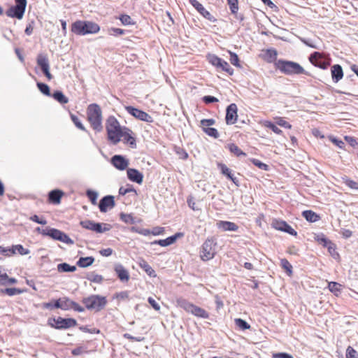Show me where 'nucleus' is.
I'll use <instances>...</instances> for the list:
<instances>
[{
    "label": "nucleus",
    "mask_w": 358,
    "mask_h": 358,
    "mask_svg": "<svg viewBox=\"0 0 358 358\" xmlns=\"http://www.w3.org/2000/svg\"><path fill=\"white\" fill-rule=\"evenodd\" d=\"M266 55L268 58V62H272L273 61L276 60L277 51L274 49H268L266 50Z\"/></svg>",
    "instance_id": "nucleus-54"
},
{
    "label": "nucleus",
    "mask_w": 358,
    "mask_h": 358,
    "mask_svg": "<svg viewBox=\"0 0 358 358\" xmlns=\"http://www.w3.org/2000/svg\"><path fill=\"white\" fill-rule=\"evenodd\" d=\"M11 249L13 250L14 254H15L16 252H17L19 254H20L22 255H28L30 252L29 250L24 248L22 245H20V244L13 245L11 247Z\"/></svg>",
    "instance_id": "nucleus-40"
},
{
    "label": "nucleus",
    "mask_w": 358,
    "mask_h": 358,
    "mask_svg": "<svg viewBox=\"0 0 358 358\" xmlns=\"http://www.w3.org/2000/svg\"><path fill=\"white\" fill-rule=\"evenodd\" d=\"M250 161L255 166H256L259 169L264 170V171L268 170V166L267 164L263 163L262 162L259 161V159L253 158V159H251Z\"/></svg>",
    "instance_id": "nucleus-50"
},
{
    "label": "nucleus",
    "mask_w": 358,
    "mask_h": 358,
    "mask_svg": "<svg viewBox=\"0 0 358 358\" xmlns=\"http://www.w3.org/2000/svg\"><path fill=\"white\" fill-rule=\"evenodd\" d=\"M308 59L313 65L322 69H327L331 64V58L320 52H313Z\"/></svg>",
    "instance_id": "nucleus-11"
},
{
    "label": "nucleus",
    "mask_w": 358,
    "mask_h": 358,
    "mask_svg": "<svg viewBox=\"0 0 358 358\" xmlns=\"http://www.w3.org/2000/svg\"><path fill=\"white\" fill-rule=\"evenodd\" d=\"M218 167L220 169L222 174L225 176L228 179L231 180L236 186H238V180L231 173V169H229L225 164H219Z\"/></svg>",
    "instance_id": "nucleus-27"
},
{
    "label": "nucleus",
    "mask_w": 358,
    "mask_h": 358,
    "mask_svg": "<svg viewBox=\"0 0 358 358\" xmlns=\"http://www.w3.org/2000/svg\"><path fill=\"white\" fill-rule=\"evenodd\" d=\"M217 226L224 231H236L238 229V226L236 224L229 221H219Z\"/></svg>",
    "instance_id": "nucleus-26"
},
{
    "label": "nucleus",
    "mask_w": 358,
    "mask_h": 358,
    "mask_svg": "<svg viewBox=\"0 0 358 358\" xmlns=\"http://www.w3.org/2000/svg\"><path fill=\"white\" fill-rule=\"evenodd\" d=\"M303 217L310 222H315L320 219L318 214L310 210H306L302 212Z\"/></svg>",
    "instance_id": "nucleus-29"
},
{
    "label": "nucleus",
    "mask_w": 358,
    "mask_h": 358,
    "mask_svg": "<svg viewBox=\"0 0 358 358\" xmlns=\"http://www.w3.org/2000/svg\"><path fill=\"white\" fill-rule=\"evenodd\" d=\"M217 69H220L223 71L228 73L229 75H232L234 69L230 66L229 63L222 59H221L220 64L217 66Z\"/></svg>",
    "instance_id": "nucleus-34"
},
{
    "label": "nucleus",
    "mask_w": 358,
    "mask_h": 358,
    "mask_svg": "<svg viewBox=\"0 0 358 358\" xmlns=\"http://www.w3.org/2000/svg\"><path fill=\"white\" fill-rule=\"evenodd\" d=\"M129 192H136V189L131 185L126 188L124 187H121L119 189V194L122 195H125Z\"/></svg>",
    "instance_id": "nucleus-59"
},
{
    "label": "nucleus",
    "mask_w": 358,
    "mask_h": 358,
    "mask_svg": "<svg viewBox=\"0 0 358 358\" xmlns=\"http://www.w3.org/2000/svg\"><path fill=\"white\" fill-rule=\"evenodd\" d=\"M342 285L336 282H329L328 287L331 292L334 293L335 295L338 296L341 291Z\"/></svg>",
    "instance_id": "nucleus-36"
},
{
    "label": "nucleus",
    "mask_w": 358,
    "mask_h": 358,
    "mask_svg": "<svg viewBox=\"0 0 358 358\" xmlns=\"http://www.w3.org/2000/svg\"><path fill=\"white\" fill-rule=\"evenodd\" d=\"M86 194H87L88 199L92 202V203L95 205L96 203V200H97V197H98L97 192H96L93 190H91V189H88L86 192Z\"/></svg>",
    "instance_id": "nucleus-51"
},
{
    "label": "nucleus",
    "mask_w": 358,
    "mask_h": 358,
    "mask_svg": "<svg viewBox=\"0 0 358 358\" xmlns=\"http://www.w3.org/2000/svg\"><path fill=\"white\" fill-rule=\"evenodd\" d=\"M114 196L107 195L101 199L99 203V208L101 212L106 213L108 208H112L115 206Z\"/></svg>",
    "instance_id": "nucleus-19"
},
{
    "label": "nucleus",
    "mask_w": 358,
    "mask_h": 358,
    "mask_svg": "<svg viewBox=\"0 0 358 358\" xmlns=\"http://www.w3.org/2000/svg\"><path fill=\"white\" fill-rule=\"evenodd\" d=\"M274 229L286 232L292 236H296L297 232L285 221L275 220L272 222Z\"/></svg>",
    "instance_id": "nucleus-17"
},
{
    "label": "nucleus",
    "mask_w": 358,
    "mask_h": 358,
    "mask_svg": "<svg viewBox=\"0 0 358 358\" xmlns=\"http://www.w3.org/2000/svg\"><path fill=\"white\" fill-rule=\"evenodd\" d=\"M106 130L108 139L113 145H117L121 141V134L123 127H121L118 120L113 115L109 116L106 121Z\"/></svg>",
    "instance_id": "nucleus-1"
},
{
    "label": "nucleus",
    "mask_w": 358,
    "mask_h": 358,
    "mask_svg": "<svg viewBox=\"0 0 358 358\" xmlns=\"http://www.w3.org/2000/svg\"><path fill=\"white\" fill-rule=\"evenodd\" d=\"M99 30V25L92 21L76 20L71 25V31L79 36L96 34Z\"/></svg>",
    "instance_id": "nucleus-3"
},
{
    "label": "nucleus",
    "mask_w": 358,
    "mask_h": 358,
    "mask_svg": "<svg viewBox=\"0 0 358 358\" xmlns=\"http://www.w3.org/2000/svg\"><path fill=\"white\" fill-rule=\"evenodd\" d=\"M29 220L42 225H45L47 224L46 220L40 218L37 215H34L31 216Z\"/></svg>",
    "instance_id": "nucleus-60"
},
{
    "label": "nucleus",
    "mask_w": 358,
    "mask_h": 358,
    "mask_svg": "<svg viewBox=\"0 0 358 358\" xmlns=\"http://www.w3.org/2000/svg\"><path fill=\"white\" fill-rule=\"evenodd\" d=\"M22 292V291L18 288L10 287V288H5L0 289V294H8V296H14L16 294H20Z\"/></svg>",
    "instance_id": "nucleus-35"
},
{
    "label": "nucleus",
    "mask_w": 358,
    "mask_h": 358,
    "mask_svg": "<svg viewBox=\"0 0 358 358\" xmlns=\"http://www.w3.org/2000/svg\"><path fill=\"white\" fill-rule=\"evenodd\" d=\"M329 139L334 145H336L338 148H343L345 143L342 140L334 136H331Z\"/></svg>",
    "instance_id": "nucleus-61"
},
{
    "label": "nucleus",
    "mask_w": 358,
    "mask_h": 358,
    "mask_svg": "<svg viewBox=\"0 0 358 358\" xmlns=\"http://www.w3.org/2000/svg\"><path fill=\"white\" fill-rule=\"evenodd\" d=\"M82 302L87 310L99 312L106 306L107 299L106 296L92 294L83 298Z\"/></svg>",
    "instance_id": "nucleus-6"
},
{
    "label": "nucleus",
    "mask_w": 358,
    "mask_h": 358,
    "mask_svg": "<svg viewBox=\"0 0 358 358\" xmlns=\"http://www.w3.org/2000/svg\"><path fill=\"white\" fill-rule=\"evenodd\" d=\"M228 148L229 151L234 154L237 157L240 156H245L246 154L243 152L236 144L230 143L228 145Z\"/></svg>",
    "instance_id": "nucleus-37"
},
{
    "label": "nucleus",
    "mask_w": 358,
    "mask_h": 358,
    "mask_svg": "<svg viewBox=\"0 0 358 358\" xmlns=\"http://www.w3.org/2000/svg\"><path fill=\"white\" fill-rule=\"evenodd\" d=\"M27 3V0H15V5L6 11V15L9 17L21 20L24 15Z\"/></svg>",
    "instance_id": "nucleus-8"
},
{
    "label": "nucleus",
    "mask_w": 358,
    "mask_h": 358,
    "mask_svg": "<svg viewBox=\"0 0 358 358\" xmlns=\"http://www.w3.org/2000/svg\"><path fill=\"white\" fill-rule=\"evenodd\" d=\"M345 356L346 358H358V353L352 347L348 346Z\"/></svg>",
    "instance_id": "nucleus-55"
},
{
    "label": "nucleus",
    "mask_w": 358,
    "mask_h": 358,
    "mask_svg": "<svg viewBox=\"0 0 358 358\" xmlns=\"http://www.w3.org/2000/svg\"><path fill=\"white\" fill-rule=\"evenodd\" d=\"M138 266L142 268L150 277H156L155 270L149 265V264L143 259H140Z\"/></svg>",
    "instance_id": "nucleus-28"
},
{
    "label": "nucleus",
    "mask_w": 358,
    "mask_h": 358,
    "mask_svg": "<svg viewBox=\"0 0 358 358\" xmlns=\"http://www.w3.org/2000/svg\"><path fill=\"white\" fill-rule=\"evenodd\" d=\"M280 266L286 271L289 275L292 273V266L287 259H282L280 260Z\"/></svg>",
    "instance_id": "nucleus-41"
},
{
    "label": "nucleus",
    "mask_w": 358,
    "mask_h": 358,
    "mask_svg": "<svg viewBox=\"0 0 358 358\" xmlns=\"http://www.w3.org/2000/svg\"><path fill=\"white\" fill-rule=\"evenodd\" d=\"M316 241L322 246L327 247L332 243L330 240H329L324 234H320L316 236Z\"/></svg>",
    "instance_id": "nucleus-44"
},
{
    "label": "nucleus",
    "mask_w": 358,
    "mask_h": 358,
    "mask_svg": "<svg viewBox=\"0 0 358 358\" xmlns=\"http://www.w3.org/2000/svg\"><path fill=\"white\" fill-rule=\"evenodd\" d=\"M0 254H3L6 256L14 254V251L11 248H4L0 245Z\"/></svg>",
    "instance_id": "nucleus-63"
},
{
    "label": "nucleus",
    "mask_w": 358,
    "mask_h": 358,
    "mask_svg": "<svg viewBox=\"0 0 358 358\" xmlns=\"http://www.w3.org/2000/svg\"><path fill=\"white\" fill-rule=\"evenodd\" d=\"M36 85L39 91L45 96H51L49 86L43 83L38 82Z\"/></svg>",
    "instance_id": "nucleus-39"
},
{
    "label": "nucleus",
    "mask_w": 358,
    "mask_h": 358,
    "mask_svg": "<svg viewBox=\"0 0 358 358\" xmlns=\"http://www.w3.org/2000/svg\"><path fill=\"white\" fill-rule=\"evenodd\" d=\"M277 124L286 129H291L292 125L282 118H279L277 122Z\"/></svg>",
    "instance_id": "nucleus-64"
},
{
    "label": "nucleus",
    "mask_w": 358,
    "mask_h": 358,
    "mask_svg": "<svg viewBox=\"0 0 358 358\" xmlns=\"http://www.w3.org/2000/svg\"><path fill=\"white\" fill-rule=\"evenodd\" d=\"M217 243L213 238H208L203 243L200 256L203 261L213 259L216 253Z\"/></svg>",
    "instance_id": "nucleus-9"
},
{
    "label": "nucleus",
    "mask_w": 358,
    "mask_h": 358,
    "mask_svg": "<svg viewBox=\"0 0 358 358\" xmlns=\"http://www.w3.org/2000/svg\"><path fill=\"white\" fill-rule=\"evenodd\" d=\"M71 300L69 298H62L54 301V306L55 308H61L64 310H68L71 309Z\"/></svg>",
    "instance_id": "nucleus-23"
},
{
    "label": "nucleus",
    "mask_w": 358,
    "mask_h": 358,
    "mask_svg": "<svg viewBox=\"0 0 358 358\" xmlns=\"http://www.w3.org/2000/svg\"><path fill=\"white\" fill-rule=\"evenodd\" d=\"M229 6L231 13H236L238 10V0H227Z\"/></svg>",
    "instance_id": "nucleus-49"
},
{
    "label": "nucleus",
    "mask_w": 358,
    "mask_h": 358,
    "mask_svg": "<svg viewBox=\"0 0 358 358\" xmlns=\"http://www.w3.org/2000/svg\"><path fill=\"white\" fill-rule=\"evenodd\" d=\"M275 66L285 75H308V73L297 62L285 59H278L275 62Z\"/></svg>",
    "instance_id": "nucleus-2"
},
{
    "label": "nucleus",
    "mask_w": 358,
    "mask_h": 358,
    "mask_svg": "<svg viewBox=\"0 0 358 358\" xmlns=\"http://www.w3.org/2000/svg\"><path fill=\"white\" fill-rule=\"evenodd\" d=\"M237 106L235 103L229 104L226 109L225 120L228 125L234 124L237 121Z\"/></svg>",
    "instance_id": "nucleus-15"
},
{
    "label": "nucleus",
    "mask_w": 358,
    "mask_h": 358,
    "mask_svg": "<svg viewBox=\"0 0 358 358\" xmlns=\"http://www.w3.org/2000/svg\"><path fill=\"white\" fill-rule=\"evenodd\" d=\"M36 231L43 236L50 237L53 240L59 241L69 245L74 243V241L66 234L55 228L46 227L45 229H41L37 227Z\"/></svg>",
    "instance_id": "nucleus-5"
},
{
    "label": "nucleus",
    "mask_w": 358,
    "mask_h": 358,
    "mask_svg": "<svg viewBox=\"0 0 358 358\" xmlns=\"http://www.w3.org/2000/svg\"><path fill=\"white\" fill-rule=\"evenodd\" d=\"M119 20L124 25H131L135 24V22L129 15L122 14L119 17Z\"/></svg>",
    "instance_id": "nucleus-46"
},
{
    "label": "nucleus",
    "mask_w": 358,
    "mask_h": 358,
    "mask_svg": "<svg viewBox=\"0 0 358 358\" xmlns=\"http://www.w3.org/2000/svg\"><path fill=\"white\" fill-rule=\"evenodd\" d=\"M71 119L77 128L82 131H87L85 127H84L78 117L73 114H71Z\"/></svg>",
    "instance_id": "nucleus-43"
},
{
    "label": "nucleus",
    "mask_w": 358,
    "mask_h": 358,
    "mask_svg": "<svg viewBox=\"0 0 358 358\" xmlns=\"http://www.w3.org/2000/svg\"><path fill=\"white\" fill-rule=\"evenodd\" d=\"M115 271L118 277V278L124 282L128 281L129 279V273L128 271L120 264H116L115 266Z\"/></svg>",
    "instance_id": "nucleus-24"
},
{
    "label": "nucleus",
    "mask_w": 358,
    "mask_h": 358,
    "mask_svg": "<svg viewBox=\"0 0 358 358\" xmlns=\"http://www.w3.org/2000/svg\"><path fill=\"white\" fill-rule=\"evenodd\" d=\"M207 59H208V61L209 62V63L211 64L213 66H215L216 68L218 66V64H220V60H221L220 57H219L217 55H213V54H209L207 56Z\"/></svg>",
    "instance_id": "nucleus-47"
},
{
    "label": "nucleus",
    "mask_w": 358,
    "mask_h": 358,
    "mask_svg": "<svg viewBox=\"0 0 358 358\" xmlns=\"http://www.w3.org/2000/svg\"><path fill=\"white\" fill-rule=\"evenodd\" d=\"M189 3L206 19L214 22L216 19L197 0H188Z\"/></svg>",
    "instance_id": "nucleus-18"
},
{
    "label": "nucleus",
    "mask_w": 358,
    "mask_h": 358,
    "mask_svg": "<svg viewBox=\"0 0 358 358\" xmlns=\"http://www.w3.org/2000/svg\"><path fill=\"white\" fill-rule=\"evenodd\" d=\"M177 304L179 307L182 308L187 313H192L196 317L203 319H208L209 317V314L207 311L199 306L194 305L185 299H178Z\"/></svg>",
    "instance_id": "nucleus-7"
},
{
    "label": "nucleus",
    "mask_w": 358,
    "mask_h": 358,
    "mask_svg": "<svg viewBox=\"0 0 358 358\" xmlns=\"http://www.w3.org/2000/svg\"><path fill=\"white\" fill-rule=\"evenodd\" d=\"M173 238L168 237L165 239L156 240L151 243V245H159L162 247H166L173 244Z\"/></svg>",
    "instance_id": "nucleus-38"
},
{
    "label": "nucleus",
    "mask_w": 358,
    "mask_h": 358,
    "mask_svg": "<svg viewBox=\"0 0 358 358\" xmlns=\"http://www.w3.org/2000/svg\"><path fill=\"white\" fill-rule=\"evenodd\" d=\"M215 120L214 119H203L201 120V125L204 128L210 127V126L215 124Z\"/></svg>",
    "instance_id": "nucleus-57"
},
{
    "label": "nucleus",
    "mask_w": 358,
    "mask_h": 358,
    "mask_svg": "<svg viewBox=\"0 0 358 358\" xmlns=\"http://www.w3.org/2000/svg\"><path fill=\"white\" fill-rule=\"evenodd\" d=\"M120 220L126 224H134L140 222V220L134 217L131 214L120 213Z\"/></svg>",
    "instance_id": "nucleus-30"
},
{
    "label": "nucleus",
    "mask_w": 358,
    "mask_h": 358,
    "mask_svg": "<svg viewBox=\"0 0 358 358\" xmlns=\"http://www.w3.org/2000/svg\"><path fill=\"white\" fill-rule=\"evenodd\" d=\"M230 55V62L236 67H241L239 63V58L235 52H232L231 51L229 52Z\"/></svg>",
    "instance_id": "nucleus-53"
},
{
    "label": "nucleus",
    "mask_w": 358,
    "mask_h": 358,
    "mask_svg": "<svg viewBox=\"0 0 358 358\" xmlns=\"http://www.w3.org/2000/svg\"><path fill=\"white\" fill-rule=\"evenodd\" d=\"M125 110L128 113L131 115L134 116L136 119L144 121L148 123H151L153 122V118L151 115L147 113L145 111H143L138 108H136L131 106H125Z\"/></svg>",
    "instance_id": "nucleus-13"
},
{
    "label": "nucleus",
    "mask_w": 358,
    "mask_h": 358,
    "mask_svg": "<svg viewBox=\"0 0 358 358\" xmlns=\"http://www.w3.org/2000/svg\"><path fill=\"white\" fill-rule=\"evenodd\" d=\"M36 63L48 80H52V76L50 73V64L48 57L45 55L39 54L36 59Z\"/></svg>",
    "instance_id": "nucleus-14"
},
{
    "label": "nucleus",
    "mask_w": 358,
    "mask_h": 358,
    "mask_svg": "<svg viewBox=\"0 0 358 358\" xmlns=\"http://www.w3.org/2000/svg\"><path fill=\"white\" fill-rule=\"evenodd\" d=\"M87 279L95 283H101L102 281L103 280V278L102 275L95 274L94 273L89 274L87 277Z\"/></svg>",
    "instance_id": "nucleus-42"
},
{
    "label": "nucleus",
    "mask_w": 358,
    "mask_h": 358,
    "mask_svg": "<svg viewBox=\"0 0 358 358\" xmlns=\"http://www.w3.org/2000/svg\"><path fill=\"white\" fill-rule=\"evenodd\" d=\"M331 78L334 83H338L343 77V71L340 64H334L331 69Z\"/></svg>",
    "instance_id": "nucleus-25"
},
{
    "label": "nucleus",
    "mask_w": 358,
    "mask_h": 358,
    "mask_svg": "<svg viewBox=\"0 0 358 358\" xmlns=\"http://www.w3.org/2000/svg\"><path fill=\"white\" fill-rule=\"evenodd\" d=\"M57 271L60 273L74 272L76 271V266L67 263H61L57 265Z\"/></svg>",
    "instance_id": "nucleus-33"
},
{
    "label": "nucleus",
    "mask_w": 358,
    "mask_h": 358,
    "mask_svg": "<svg viewBox=\"0 0 358 358\" xmlns=\"http://www.w3.org/2000/svg\"><path fill=\"white\" fill-rule=\"evenodd\" d=\"M51 96L55 100L61 104H66L69 102V99L60 90L55 91Z\"/></svg>",
    "instance_id": "nucleus-31"
},
{
    "label": "nucleus",
    "mask_w": 358,
    "mask_h": 358,
    "mask_svg": "<svg viewBox=\"0 0 358 358\" xmlns=\"http://www.w3.org/2000/svg\"><path fill=\"white\" fill-rule=\"evenodd\" d=\"M48 324L56 329H66L77 325V322L73 318H63L61 317L49 318Z\"/></svg>",
    "instance_id": "nucleus-10"
},
{
    "label": "nucleus",
    "mask_w": 358,
    "mask_h": 358,
    "mask_svg": "<svg viewBox=\"0 0 358 358\" xmlns=\"http://www.w3.org/2000/svg\"><path fill=\"white\" fill-rule=\"evenodd\" d=\"M111 164L117 170L124 171L127 169L129 160L120 155H115L110 159Z\"/></svg>",
    "instance_id": "nucleus-16"
},
{
    "label": "nucleus",
    "mask_w": 358,
    "mask_h": 358,
    "mask_svg": "<svg viewBox=\"0 0 358 358\" xmlns=\"http://www.w3.org/2000/svg\"><path fill=\"white\" fill-rule=\"evenodd\" d=\"M131 130L126 127H123L121 134V138L124 143L129 144L130 147L135 148L136 146V139L131 136Z\"/></svg>",
    "instance_id": "nucleus-21"
},
{
    "label": "nucleus",
    "mask_w": 358,
    "mask_h": 358,
    "mask_svg": "<svg viewBox=\"0 0 358 358\" xmlns=\"http://www.w3.org/2000/svg\"><path fill=\"white\" fill-rule=\"evenodd\" d=\"M264 125L266 127L271 129L276 134H281L282 132V130L280 129L274 123L270 121L266 122Z\"/></svg>",
    "instance_id": "nucleus-52"
},
{
    "label": "nucleus",
    "mask_w": 358,
    "mask_h": 358,
    "mask_svg": "<svg viewBox=\"0 0 358 358\" xmlns=\"http://www.w3.org/2000/svg\"><path fill=\"white\" fill-rule=\"evenodd\" d=\"M8 275L0 268V285H6Z\"/></svg>",
    "instance_id": "nucleus-62"
},
{
    "label": "nucleus",
    "mask_w": 358,
    "mask_h": 358,
    "mask_svg": "<svg viewBox=\"0 0 358 358\" xmlns=\"http://www.w3.org/2000/svg\"><path fill=\"white\" fill-rule=\"evenodd\" d=\"M80 224L82 227L95 231L96 233H104L112 229V225L108 223L95 222L92 220H85L81 221Z\"/></svg>",
    "instance_id": "nucleus-12"
},
{
    "label": "nucleus",
    "mask_w": 358,
    "mask_h": 358,
    "mask_svg": "<svg viewBox=\"0 0 358 358\" xmlns=\"http://www.w3.org/2000/svg\"><path fill=\"white\" fill-rule=\"evenodd\" d=\"M127 174L128 179L137 184H141L143 180V175L138 170L133 168L127 169Z\"/></svg>",
    "instance_id": "nucleus-20"
},
{
    "label": "nucleus",
    "mask_w": 358,
    "mask_h": 358,
    "mask_svg": "<svg viewBox=\"0 0 358 358\" xmlns=\"http://www.w3.org/2000/svg\"><path fill=\"white\" fill-rule=\"evenodd\" d=\"M203 130L209 136L213 137L214 138H217L219 137V132L215 128L207 127L204 128Z\"/></svg>",
    "instance_id": "nucleus-48"
},
{
    "label": "nucleus",
    "mask_w": 358,
    "mask_h": 358,
    "mask_svg": "<svg viewBox=\"0 0 358 358\" xmlns=\"http://www.w3.org/2000/svg\"><path fill=\"white\" fill-rule=\"evenodd\" d=\"M235 324L242 330H246L250 328V325L245 320L241 318L236 319Z\"/></svg>",
    "instance_id": "nucleus-45"
},
{
    "label": "nucleus",
    "mask_w": 358,
    "mask_h": 358,
    "mask_svg": "<svg viewBox=\"0 0 358 358\" xmlns=\"http://www.w3.org/2000/svg\"><path fill=\"white\" fill-rule=\"evenodd\" d=\"M202 100L206 104H210L219 101V100L216 97L210 95L204 96L202 98Z\"/></svg>",
    "instance_id": "nucleus-58"
},
{
    "label": "nucleus",
    "mask_w": 358,
    "mask_h": 358,
    "mask_svg": "<svg viewBox=\"0 0 358 358\" xmlns=\"http://www.w3.org/2000/svg\"><path fill=\"white\" fill-rule=\"evenodd\" d=\"M88 120L92 127L99 132L103 129L102 112L100 106L96 103L89 105L87 110Z\"/></svg>",
    "instance_id": "nucleus-4"
},
{
    "label": "nucleus",
    "mask_w": 358,
    "mask_h": 358,
    "mask_svg": "<svg viewBox=\"0 0 358 358\" xmlns=\"http://www.w3.org/2000/svg\"><path fill=\"white\" fill-rule=\"evenodd\" d=\"M94 262L93 257H80L76 264L80 268H86L91 266Z\"/></svg>",
    "instance_id": "nucleus-32"
},
{
    "label": "nucleus",
    "mask_w": 358,
    "mask_h": 358,
    "mask_svg": "<svg viewBox=\"0 0 358 358\" xmlns=\"http://www.w3.org/2000/svg\"><path fill=\"white\" fill-rule=\"evenodd\" d=\"M108 32H109V34L111 35V36H120V35L124 34L125 30L120 29V28L113 27V28H110L108 30Z\"/></svg>",
    "instance_id": "nucleus-56"
},
{
    "label": "nucleus",
    "mask_w": 358,
    "mask_h": 358,
    "mask_svg": "<svg viewBox=\"0 0 358 358\" xmlns=\"http://www.w3.org/2000/svg\"><path fill=\"white\" fill-rule=\"evenodd\" d=\"M64 192L60 189H53L48 193V201L52 204H59Z\"/></svg>",
    "instance_id": "nucleus-22"
}]
</instances>
